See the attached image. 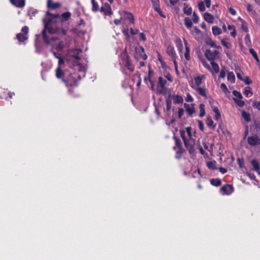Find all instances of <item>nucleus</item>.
<instances>
[{"label": "nucleus", "instance_id": "f257e3e1", "mask_svg": "<svg viewBox=\"0 0 260 260\" xmlns=\"http://www.w3.org/2000/svg\"><path fill=\"white\" fill-rule=\"evenodd\" d=\"M46 17L43 19L44 24V28L42 30V37L44 41L47 45L50 44V41L46 35V30L47 29L51 34L58 33L59 28L55 26L57 20L59 19L61 22H62V18H60L59 14H53L47 11L46 14Z\"/></svg>", "mask_w": 260, "mask_h": 260}, {"label": "nucleus", "instance_id": "f03ea898", "mask_svg": "<svg viewBox=\"0 0 260 260\" xmlns=\"http://www.w3.org/2000/svg\"><path fill=\"white\" fill-rule=\"evenodd\" d=\"M136 54L134 56L136 60H139L140 58H142L143 60H146L147 58V55L144 52V49L143 47L139 48L136 47L135 48Z\"/></svg>", "mask_w": 260, "mask_h": 260}, {"label": "nucleus", "instance_id": "7ed1b4c3", "mask_svg": "<svg viewBox=\"0 0 260 260\" xmlns=\"http://www.w3.org/2000/svg\"><path fill=\"white\" fill-rule=\"evenodd\" d=\"M186 148L188 150L190 154H192L194 152V145L195 144V140L192 138H189L184 142Z\"/></svg>", "mask_w": 260, "mask_h": 260}, {"label": "nucleus", "instance_id": "20e7f679", "mask_svg": "<svg viewBox=\"0 0 260 260\" xmlns=\"http://www.w3.org/2000/svg\"><path fill=\"white\" fill-rule=\"evenodd\" d=\"M219 54V52L217 50H215L212 52L210 49L206 50L205 55L207 59L211 61H214L216 58V56Z\"/></svg>", "mask_w": 260, "mask_h": 260}, {"label": "nucleus", "instance_id": "39448f33", "mask_svg": "<svg viewBox=\"0 0 260 260\" xmlns=\"http://www.w3.org/2000/svg\"><path fill=\"white\" fill-rule=\"evenodd\" d=\"M247 142L250 145L255 146L260 144V139L256 135L250 136L248 137Z\"/></svg>", "mask_w": 260, "mask_h": 260}, {"label": "nucleus", "instance_id": "423d86ee", "mask_svg": "<svg viewBox=\"0 0 260 260\" xmlns=\"http://www.w3.org/2000/svg\"><path fill=\"white\" fill-rule=\"evenodd\" d=\"M47 7L49 9H56L61 7V4L58 3H54L52 0H48Z\"/></svg>", "mask_w": 260, "mask_h": 260}, {"label": "nucleus", "instance_id": "0eeeda50", "mask_svg": "<svg viewBox=\"0 0 260 260\" xmlns=\"http://www.w3.org/2000/svg\"><path fill=\"white\" fill-rule=\"evenodd\" d=\"M11 3L19 8H22L25 5V0H10Z\"/></svg>", "mask_w": 260, "mask_h": 260}, {"label": "nucleus", "instance_id": "6e6552de", "mask_svg": "<svg viewBox=\"0 0 260 260\" xmlns=\"http://www.w3.org/2000/svg\"><path fill=\"white\" fill-rule=\"evenodd\" d=\"M167 52L172 58L175 59L176 58L177 56L175 53L174 48L173 47L171 46H168L167 47Z\"/></svg>", "mask_w": 260, "mask_h": 260}, {"label": "nucleus", "instance_id": "1a4fd4ad", "mask_svg": "<svg viewBox=\"0 0 260 260\" xmlns=\"http://www.w3.org/2000/svg\"><path fill=\"white\" fill-rule=\"evenodd\" d=\"M204 19L208 23H212L214 20V17L211 14L206 12L204 14Z\"/></svg>", "mask_w": 260, "mask_h": 260}, {"label": "nucleus", "instance_id": "9d476101", "mask_svg": "<svg viewBox=\"0 0 260 260\" xmlns=\"http://www.w3.org/2000/svg\"><path fill=\"white\" fill-rule=\"evenodd\" d=\"M172 99L174 100V103L175 104H182L183 102V98L179 95H173Z\"/></svg>", "mask_w": 260, "mask_h": 260}, {"label": "nucleus", "instance_id": "9b49d317", "mask_svg": "<svg viewBox=\"0 0 260 260\" xmlns=\"http://www.w3.org/2000/svg\"><path fill=\"white\" fill-rule=\"evenodd\" d=\"M191 87L194 88L201 95L206 97V89L203 87H197L195 88L193 86H191Z\"/></svg>", "mask_w": 260, "mask_h": 260}, {"label": "nucleus", "instance_id": "f8f14e48", "mask_svg": "<svg viewBox=\"0 0 260 260\" xmlns=\"http://www.w3.org/2000/svg\"><path fill=\"white\" fill-rule=\"evenodd\" d=\"M184 45L185 46V52L184 53V56H185V59L187 60H189L190 58V55H189V48L188 46H187L188 44H187V42L186 41V40H184Z\"/></svg>", "mask_w": 260, "mask_h": 260}, {"label": "nucleus", "instance_id": "ddd939ff", "mask_svg": "<svg viewBox=\"0 0 260 260\" xmlns=\"http://www.w3.org/2000/svg\"><path fill=\"white\" fill-rule=\"evenodd\" d=\"M184 107L185 108L186 111L188 112L189 115H191L195 113L194 108L193 107L191 108L189 104L185 103L184 104Z\"/></svg>", "mask_w": 260, "mask_h": 260}, {"label": "nucleus", "instance_id": "4468645a", "mask_svg": "<svg viewBox=\"0 0 260 260\" xmlns=\"http://www.w3.org/2000/svg\"><path fill=\"white\" fill-rule=\"evenodd\" d=\"M228 188L231 189V192H232L233 191V186L230 184H226L225 185L223 186L221 188V190L224 192V194H229V192L228 191Z\"/></svg>", "mask_w": 260, "mask_h": 260}, {"label": "nucleus", "instance_id": "2eb2a0df", "mask_svg": "<svg viewBox=\"0 0 260 260\" xmlns=\"http://www.w3.org/2000/svg\"><path fill=\"white\" fill-rule=\"evenodd\" d=\"M153 6L155 10L158 13V14L162 17L165 18L166 16L162 14V12L159 8V5L157 2H154L153 1Z\"/></svg>", "mask_w": 260, "mask_h": 260}, {"label": "nucleus", "instance_id": "dca6fc26", "mask_svg": "<svg viewBox=\"0 0 260 260\" xmlns=\"http://www.w3.org/2000/svg\"><path fill=\"white\" fill-rule=\"evenodd\" d=\"M251 165L253 167V170H254L256 172H257L258 171H259V169H260L258 161L256 160H255V159L252 160L251 161Z\"/></svg>", "mask_w": 260, "mask_h": 260}, {"label": "nucleus", "instance_id": "f3484780", "mask_svg": "<svg viewBox=\"0 0 260 260\" xmlns=\"http://www.w3.org/2000/svg\"><path fill=\"white\" fill-rule=\"evenodd\" d=\"M204 78H205L204 75H202L201 76H199L194 78V79L196 85H197V86H200L202 83V79Z\"/></svg>", "mask_w": 260, "mask_h": 260}, {"label": "nucleus", "instance_id": "a211bd4d", "mask_svg": "<svg viewBox=\"0 0 260 260\" xmlns=\"http://www.w3.org/2000/svg\"><path fill=\"white\" fill-rule=\"evenodd\" d=\"M173 138L175 141L176 144V146L174 147V149H175L176 147L178 148H183L181 140L175 136H174Z\"/></svg>", "mask_w": 260, "mask_h": 260}, {"label": "nucleus", "instance_id": "6ab92c4d", "mask_svg": "<svg viewBox=\"0 0 260 260\" xmlns=\"http://www.w3.org/2000/svg\"><path fill=\"white\" fill-rule=\"evenodd\" d=\"M16 38L19 42H24L27 39L26 36L21 33L17 34L16 35Z\"/></svg>", "mask_w": 260, "mask_h": 260}, {"label": "nucleus", "instance_id": "aec40b11", "mask_svg": "<svg viewBox=\"0 0 260 260\" xmlns=\"http://www.w3.org/2000/svg\"><path fill=\"white\" fill-rule=\"evenodd\" d=\"M210 183L212 185L219 186L221 185V182L220 179H212L210 180Z\"/></svg>", "mask_w": 260, "mask_h": 260}, {"label": "nucleus", "instance_id": "412c9836", "mask_svg": "<svg viewBox=\"0 0 260 260\" xmlns=\"http://www.w3.org/2000/svg\"><path fill=\"white\" fill-rule=\"evenodd\" d=\"M207 166L208 168L211 170H217V168L216 167V161H208L207 163Z\"/></svg>", "mask_w": 260, "mask_h": 260}, {"label": "nucleus", "instance_id": "4be33fe9", "mask_svg": "<svg viewBox=\"0 0 260 260\" xmlns=\"http://www.w3.org/2000/svg\"><path fill=\"white\" fill-rule=\"evenodd\" d=\"M104 7L105 8V15H110L111 14H112V12L110 5L108 3H105L104 4Z\"/></svg>", "mask_w": 260, "mask_h": 260}, {"label": "nucleus", "instance_id": "5701e85b", "mask_svg": "<svg viewBox=\"0 0 260 260\" xmlns=\"http://www.w3.org/2000/svg\"><path fill=\"white\" fill-rule=\"evenodd\" d=\"M212 32L214 36H217L221 34V29L217 26H214L212 27Z\"/></svg>", "mask_w": 260, "mask_h": 260}, {"label": "nucleus", "instance_id": "b1692460", "mask_svg": "<svg viewBox=\"0 0 260 260\" xmlns=\"http://www.w3.org/2000/svg\"><path fill=\"white\" fill-rule=\"evenodd\" d=\"M228 80L230 81L231 83H234L235 82V76L233 72H229L228 74Z\"/></svg>", "mask_w": 260, "mask_h": 260}, {"label": "nucleus", "instance_id": "393cba45", "mask_svg": "<svg viewBox=\"0 0 260 260\" xmlns=\"http://www.w3.org/2000/svg\"><path fill=\"white\" fill-rule=\"evenodd\" d=\"M242 116L244 119V120L247 122H249L251 120L250 115L249 113H247L244 111H243L242 112Z\"/></svg>", "mask_w": 260, "mask_h": 260}, {"label": "nucleus", "instance_id": "a878e982", "mask_svg": "<svg viewBox=\"0 0 260 260\" xmlns=\"http://www.w3.org/2000/svg\"><path fill=\"white\" fill-rule=\"evenodd\" d=\"M184 8L183 9V12L187 15H190L192 12V9L191 8H188V6L186 4H184Z\"/></svg>", "mask_w": 260, "mask_h": 260}, {"label": "nucleus", "instance_id": "bb28decb", "mask_svg": "<svg viewBox=\"0 0 260 260\" xmlns=\"http://www.w3.org/2000/svg\"><path fill=\"white\" fill-rule=\"evenodd\" d=\"M184 24L188 28H190L192 26V22L188 17L184 19Z\"/></svg>", "mask_w": 260, "mask_h": 260}, {"label": "nucleus", "instance_id": "cd10ccee", "mask_svg": "<svg viewBox=\"0 0 260 260\" xmlns=\"http://www.w3.org/2000/svg\"><path fill=\"white\" fill-rule=\"evenodd\" d=\"M205 105L203 104H201L199 106L200 108V114L199 116L202 117L205 115Z\"/></svg>", "mask_w": 260, "mask_h": 260}, {"label": "nucleus", "instance_id": "c85d7f7f", "mask_svg": "<svg viewBox=\"0 0 260 260\" xmlns=\"http://www.w3.org/2000/svg\"><path fill=\"white\" fill-rule=\"evenodd\" d=\"M64 75L61 70V67H58L56 70V76L57 78H60Z\"/></svg>", "mask_w": 260, "mask_h": 260}, {"label": "nucleus", "instance_id": "c756f323", "mask_svg": "<svg viewBox=\"0 0 260 260\" xmlns=\"http://www.w3.org/2000/svg\"><path fill=\"white\" fill-rule=\"evenodd\" d=\"M211 64L212 66L214 72L215 73H218L219 72V67L218 64L215 62L214 61H211Z\"/></svg>", "mask_w": 260, "mask_h": 260}, {"label": "nucleus", "instance_id": "7c9ffc66", "mask_svg": "<svg viewBox=\"0 0 260 260\" xmlns=\"http://www.w3.org/2000/svg\"><path fill=\"white\" fill-rule=\"evenodd\" d=\"M249 52L252 55L253 57L255 59L256 62L257 63H258L259 62V60L258 59V56L257 55V53L255 51V50L251 48V49H249Z\"/></svg>", "mask_w": 260, "mask_h": 260}, {"label": "nucleus", "instance_id": "2f4dec72", "mask_svg": "<svg viewBox=\"0 0 260 260\" xmlns=\"http://www.w3.org/2000/svg\"><path fill=\"white\" fill-rule=\"evenodd\" d=\"M241 99L238 100L236 98H233V100L240 107H242L244 106L245 103L244 101L241 100Z\"/></svg>", "mask_w": 260, "mask_h": 260}, {"label": "nucleus", "instance_id": "473e14b6", "mask_svg": "<svg viewBox=\"0 0 260 260\" xmlns=\"http://www.w3.org/2000/svg\"><path fill=\"white\" fill-rule=\"evenodd\" d=\"M92 3V10L94 12H96L99 10V5L95 0H91Z\"/></svg>", "mask_w": 260, "mask_h": 260}, {"label": "nucleus", "instance_id": "72a5a7b5", "mask_svg": "<svg viewBox=\"0 0 260 260\" xmlns=\"http://www.w3.org/2000/svg\"><path fill=\"white\" fill-rule=\"evenodd\" d=\"M167 83V81L164 80L161 77L158 78V84L160 85L161 88H164Z\"/></svg>", "mask_w": 260, "mask_h": 260}, {"label": "nucleus", "instance_id": "f704fd0d", "mask_svg": "<svg viewBox=\"0 0 260 260\" xmlns=\"http://www.w3.org/2000/svg\"><path fill=\"white\" fill-rule=\"evenodd\" d=\"M125 13L127 15V19H128L132 23H134L135 21L134 17L130 12H125Z\"/></svg>", "mask_w": 260, "mask_h": 260}, {"label": "nucleus", "instance_id": "c9c22d12", "mask_svg": "<svg viewBox=\"0 0 260 260\" xmlns=\"http://www.w3.org/2000/svg\"><path fill=\"white\" fill-rule=\"evenodd\" d=\"M176 46L178 48L179 51H181L183 48V45L182 44L181 41L180 39H178L176 41Z\"/></svg>", "mask_w": 260, "mask_h": 260}, {"label": "nucleus", "instance_id": "e433bc0d", "mask_svg": "<svg viewBox=\"0 0 260 260\" xmlns=\"http://www.w3.org/2000/svg\"><path fill=\"white\" fill-rule=\"evenodd\" d=\"M244 93L247 97L248 96V94L249 93H250L251 95H252L253 94V93L251 90V88L249 86H247L245 88Z\"/></svg>", "mask_w": 260, "mask_h": 260}, {"label": "nucleus", "instance_id": "4c0bfd02", "mask_svg": "<svg viewBox=\"0 0 260 260\" xmlns=\"http://www.w3.org/2000/svg\"><path fill=\"white\" fill-rule=\"evenodd\" d=\"M71 14L69 12H65L62 14L61 16L64 20H68L71 17Z\"/></svg>", "mask_w": 260, "mask_h": 260}, {"label": "nucleus", "instance_id": "58836bf2", "mask_svg": "<svg viewBox=\"0 0 260 260\" xmlns=\"http://www.w3.org/2000/svg\"><path fill=\"white\" fill-rule=\"evenodd\" d=\"M178 149H179V150H178V151H177V152L176 153H177L176 158L177 159H180L181 155L183 153V152L185 151V150L183 149V148H178Z\"/></svg>", "mask_w": 260, "mask_h": 260}, {"label": "nucleus", "instance_id": "ea45409f", "mask_svg": "<svg viewBox=\"0 0 260 260\" xmlns=\"http://www.w3.org/2000/svg\"><path fill=\"white\" fill-rule=\"evenodd\" d=\"M241 28L245 32H248V26L246 22L244 20H242V23L241 24Z\"/></svg>", "mask_w": 260, "mask_h": 260}, {"label": "nucleus", "instance_id": "a19ab883", "mask_svg": "<svg viewBox=\"0 0 260 260\" xmlns=\"http://www.w3.org/2000/svg\"><path fill=\"white\" fill-rule=\"evenodd\" d=\"M199 9L200 11L204 12L205 10L204 4L203 2L201 1L198 3Z\"/></svg>", "mask_w": 260, "mask_h": 260}, {"label": "nucleus", "instance_id": "79ce46f5", "mask_svg": "<svg viewBox=\"0 0 260 260\" xmlns=\"http://www.w3.org/2000/svg\"><path fill=\"white\" fill-rule=\"evenodd\" d=\"M80 52H81V49L78 50L77 52H74L73 54V57L77 60H80L81 59V58L79 56Z\"/></svg>", "mask_w": 260, "mask_h": 260}, {"label": "nucleus", "instance_id": "37998d69", "mask_svg": "<svg viewBox=\"0 0 260 260\" xmlns=\"http://www.w3.org/2000/svg\"><path fill=\"white\" fill-rule=\"evenodd\" d=\"M233 93L235 97H237L239 99H242L243 98L241 93L237 90H234Z\"/></svg>", "mask_w": 260, "mask_h": 260}, {"label": "nucleus", "instance_id": "c03bdc74", "mask_svg": "<svg viewBox=\"0 0 260 260\" xmlns=\"http://www.w3.org/2000/svg\"><path fill=\"white\" fill-rule=\"evenodd\" d=\"M237 161L240 168H244V160L243 158H238L237 159Z\"/></svg>", "mask_w": 260, "mask_h": 260}, {"label": "nucleus", "instance_id": "a18cd8bd", "mask_svg": "<svg viewBox=\"0 0 260 260\" xmlns=\"http://www.w3.org/2000/svg\"><path fill=\"white\" fill-rule=\"evenodd\" d=\"M206 123L208 126H211L213 125V121L210 117H207Z\"/></svg>", "mask_w": 260, "mask_h": 260}, {"label": "nucleus", "instance_id": "49530a36", "mask_svg": "<svg viewBox=\"0 0 260 260\" xmlns=\"http://www.w3.org/2000/svg\"><path fill=\"white\" fill-rule=\"evenodd\" d=\"M220 88L223 91V92L226 93L227 92H229L228 88L226 87L225 84L224 83H222L220 85Z\"/></svg>", "mask_w": 260, "mask_h": 260}, {"label": "nucleus", "instance_id": "de8ad7c7", "mask_svg": "<svg viewBox=\"0 0 260 260\" xmlns=\"http://www.w3.org/2000/svg\"><path fill=\"white\" fill-rule=\"evenodd\" d=\"M235 71L236 72L237 78L241 81L243 80V78H242L241 74L239 72V71H240V69L239 68L236 69Z\"/></svg>", "mask_w": 260, "mask_h": 260}, {"label": "nucleus", "instance_id": "09e8293b", "mask_svg": "<svg viewBox=\"0 0 260 260\" xmlns=\"http://www.w3.org/2000/svg\"><path fill=\"white\" fill-rule=\"evenodd\" d=\"M180 136L183 140V142L185 141L187 139L185 136V132L184 130H180Z\"/></svg>", "mask_w": 260, "mask_h": 260}, {"label": "nucleus", "instance_id": "8fccbe9b", "mask_svg": "<svg viewBox=\"0 0 260 260\" xmlns=\"http://www.w3.org/2000/svg\"><path fill=\"white\" fill-rule=\"evenodd\" d=\"M221 43H222V45L224 46V47H225L226 48H230L231 47V43H230L228 42H226L223 40L221 41Z\"/></svg>", "mask_w": 260, "mask_h": 260}, {"label": "nucleus", "instance_id": "3c124183", "mask_svg": "<svg viewBox=\"0 0 260 260\" xmlns=\"http://www.w3.org/2000/svg\"><path fill=\"white\" fill-rule=\"evenodd\" d=\"M242 81H244L246 85H250L252 83V81L247 76H246L245 79H243Z\"/></svg>", "mask_w": 260, "mask_h": 260}, {"label": "nucleus", "instance_id": "603ef678", "mask_svg": "<svg viewBox=\"0 0 260 260\" xmlns=\"http://www.w3.org/2000/svg\"><path fill=\"white\" fill-rule=\"evenodd\" d=\"M225 77V67H223V69L221 70L219 74V77L224 78Z\"/></svg>", "mask_w": 260, "mask_h": 260}, {"label": "nucleus", "instance_id": "864d4df0", "mask_svg": "<svg viewBox=\"0 0 260 260\" xmlns=\"http://www.w3.org/2000/svg\"><path fill=\"white\" fill-rule=\"evenodd\" d=\"M193 22L195 23H197L199 21V17L194 12L193 13Z\"/></svg>", "mask_w": 260, "mask_h": 260}, {"label": "nucleus", "instance_id": "5fc2aeb1", "mask_svg": "<svg viewBox=\"0 0 260 260\" xmlns=\"http://www.w3.org/2000/svg\"><path fill=\"white\" fill-rule=\"evenodd\" d=\"M167 87L164 86V88H161L160 89H158V92L165 95L167 93Z\"/></svg>", "mask_w": 260, "mask_h": 260}, {"label": "nucleus", "instance_id": "6e6d98bb", "mask_svg": "<svg viewBox=\"0 0 260 260\" xmlns=\"http://www.w3.org/2000/svg\"><path fill=\"white\" fill-rule=\"evenodd\" d=\"M206 43V44L210 45L211 47H216V45H215V43L213 42L211 39H209V40L207 41Z\"/></svg>", "mask_w": 260, "mask_h": 260}, {"label": "nucleus", "instance_id": "4d7b16f0", "mask_svg": "<svg viewBox=\"0 0 260 260\" xmlns=\"http://www.w3.org/2000/svg\"><path fill=\"white\" fill-rule=\"evenodd\" d=\"M198 122L199 123V127L201 131L203 132L204 128V124H203V122L201 120H198Z\"/></svg>", "mask_w": 260, "mask_h": 260}, {"label": "nucleus", "instance_id": "13d9d810", "mask_svg": "<svg viewBox=\"0 0 260 260\" xmlns=\"http://www.w3.org/2000/svg\"><path fill=\"white\" fill-rule=\"evenodd\" d=\"M193 31H194V32L197 35H199L201 34V31L197 26H195L193 28V30L191 31V33L192 35H193Z\"/></svg>", "mask_w": 260, "mask_h": 260}, {"label": "nucleus", "instance_id": "bf43d9fd", "mask_svg": "<svg viewBox=\"0 0 260 260\" xmlns=\"http://www.w3.org/2000/svg\"><path fill=\"white\" fill-rule=\"evenodd\" d=\"M21 31L23 32V34L26 36L28 32V27L26 26H24L22 27Z\"/></svg>", "mask_w": 260, "mask_h": 260}, {"label": "nucleus", "instance_id": "052dcab7", "mask_svg": "<svg viewBox=\"0 0 260 260\" xmlns=\"http://www.w3.org/2000/svg\"><path fill=\"white\" fill-rule=\"evenodd\" d=\"M191 127L190 126H188L186 128V131L189 136V138H191Z\"/></svg>", "mask_w": 260, "mask_h": 260}, {"label": "nucleus", "instance_id": "680f3d73", "mask_svg": "<svg viewBox=\"0 0 260 260\" xmlns=\"http://www.w3.org/2000/svg\"><path fill=\"white\" fill-rule=\"evenodd\" d=\"M184 113V110L182 108H179L178 112V117L181 118Z\"/></svg>", "mask_w": 260, "mask_h": 260}, {"label": "nucleus", "instance_id": "e2e57ef3", "mask_svg": "<svg viewBox=\"0 0 260 260\" xmlns=\"http://www.w3.org/2000/svg\"><path fill=\"white\" fill-rule=\"evenodd\" d=\"M165 77L170 82L173 81V78L170 73H167Z\"/></svg>", "mask_w": 260, "mask_h": 260}, {"label": "nucleus", "instance_id": "0e129e2a", "mask_svg": "<svg viewBox=\"0 0 260 260\" xmlns=\"http://www.w3.org/2000/svg\"><path fill=\"white\" fill-rule=\"evenodd\" d=\"M186 101L187 102H191L193 101V98L191 97V96L189 93H187V94Z\"/></svg>", "mask_w": 260, "mask_h": 260}, {"label": "nucleus", "instance_id": "69168bd1", "mask_svg": "<svg viewBox=\"0 0 260 260\" xmlns=\"http://www.w3.org/2000/svg\"><path fill=\"white\" fill-rule=\"evenodd\" d=\"M64 63L63 59L60 57L58 58V67H61V66Z\"/></svg>", "mask_w": 260, "mask_h": 260}, {"label": "nucleus", "instance_id": "338daca9", "mask_svg": "<svg viewBox=\"0 0 260 260\" xmlns=\"http://www.w3.org/2000/svg\"><path fill=\"white\" fill-rule=\"evenodd\" d=\"M229 11L230 13L233 15H235L236 14V11L231 7L229 9Z\"/></svg>", "mask_w": 260, "mask_h": 260}, {"label": "nucleus", "instance_id": "774afa93", "mask_svg": "<svg viewBox=\"0 0 260 260\" xmlns=\"http://www.w3.org/2000/svg\"><path fill=\"white\" fill-rule=\"evenodd\" d=\"M63 47V42H60L58 45H57V48L58 49V50H61Z\"/></svg>", "mask_w": 260, "mask_h": 260}]
</instances>
